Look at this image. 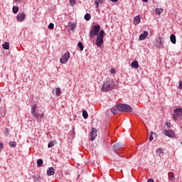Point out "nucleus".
<instances>
[{"instance_id":"1","label":"nucleus","mask_w":182,"mask_h":182,"mask_svg":"<svg viewBox=\"0 0 182 182\" xmlns=\"http://www.w3.org/2000/svg\"><path fill=\"white\" fill-rule=\"evenodd\" d=\"M117 110L119 112H124L125 113H131L132 108L126 104H117L115 106Z\"/></svg>"},{"instance_id":"2","label":"nucleus","mask_w":182,"mask_h":182,"mask_svg":"<svg viewBox=\"0 0 182 182\" xmlns=\"http://www.w3.org/2000/svg\"><path fill=\"white\" fill-rule=\"evenodd\" d=\"M114 87V82L113 80H109L104 82L102 90V92H109V90H112Z\"/></svg>"},{"instance_id":"3","label":"nucleus","mask_w":182,"mask_h":182,"mask_svg":"<svg viewBox=\"0 0 182 182\" xmlns=\"http://www.w3.org/2000/svg\"><path fill=\"white\" fill-rule=\"evenodd\" d=\"M100 25H95L92 26L90 32V38H95V36H99L100 33Z\"/></svg>"},{"instance_id":"4","label":"nucleus","mask_w":182,"mask_h":182,"mask_svg":"<svg viewBox=\"0 0 182 182\" xmlns=\"http://www.w3.org/2000/svg\"><path fill=\"white\" fill-rule=\"evenodd\" d=\"M105 37V31L101 30L99 35L97 37L96 45L98 48H100L103 45V38Z\"/></svg>"},{"instance_id":"5","label":"nucleus","mask_w":182,"mask_h":182,"mask_svg":"<svg viewBox=\"0 0 182 182\" xmlns=\"http://www.w3.org/2000/svg\"><path fill=\"white\" fill-rule=\"evenodd\" d=\"M68 59H70V53L69 51L64 53V55L60 58V63H67Z\"/></svg>"},{"instance_id":"6","label":"nucleus","mask_w":182,"mask_h":182,"mask_svg":"<svg viewBox=\"0 0 182 182\" xmlns=\"http://www.w3.org/2000/svg\"><path fill=\"white\" fill-rule=\"evenodd\" d=\"M36 107H38V105H36V104H34L31 107L32 116H33V117H41V118L43 117V114H38V113H36Z\"/></svg>"},{"instance_id":"7","label":"nucleus","mask_w":182,"mask_h":182,"mask_svg":"<svg viewBox=\"0 0 182 182\" xmlns=\"http://www.w3.org/2000/svg\"><path fill=\"white\" fill-rule=\"evenodd\" d=\"M174 113L173 115V119L178 120V117H181L182 116V109L181 108H178L174 109Z\"/></svg>"},{"instance_id":"8","label":"nucleus","mask_w":182,"mask_h":182,"mask_svg":"<svg viewBox=\"0 0 182 182\" xmlns=\"http://www.w3.org/2000/svg\"><path fill=\"white\" fill-rule=\"evenodd\" d=\"M97 136V129L96 128H92V132H91V135H90V140L91 141H93Z\"/></svg>"},{"instance_id":"9","label":"nucleus","mask_w":182,"mask_h":182,"mask_svg":"<svg viewBox=\"0 0 182 182\" xmlns=\"http://www.w3.org/2000/svg\"><path fill=\"white\" fill-rule=\"evenodd\" d=\"M26 17V15L25 13H20L17 15V21L18 22H23L25 21V18Z\"/></svg>"},{"instance_id":"10","label":"nucleus","mask_w":182,"mask_h":182,"mask_svg":"<svg viewBox=\"0 0 182 182\" xmlns=\"http://www.w3.org/2000/svg\"><path fill=\"white\" fill-rule=\"evenodd\" d=\"M123 146V144L122 143H116L114 144V150L115 151V153H117V151H119V150H120V149H122V147Z\"/></svg>"},{"instance_id":"11","label":"nucleus","mask_w":182,"mask_h":182,"mask_svg":"<svg viewBox=\"0 0 182 182\" xmlns=\"http://www.w3.org/2000/svg\"><path fill=\"white\" fill-rule=\"evenodd\" d=\"M164 40L162 38H157L156 40L155 45L157 46V48H160L163 45Z\"/></svg>"},{"instance_id":"12","label":"nucleus","mask_w":182,"mask_h":182,"mask_svg":"<svg viewBox=\"0 0 182 182\" xmlns=\"http://www.w3.org/2000/svg\"><path fill=\"white\" fill-rule=\"evenodd\" d=\"M156 153V156H159V157H163V156H164V150L161 148L157 149Z\"/></svg>"},{"instance_id":"13","label":"nucleus","mask_w":182,"mask_h":182,"mask_svg":"<svg viewBox=\"0 0 182 182\" xmlns=\"http://www.w3.org/2000/svg\"><path fill=\"white\" fill-rule=\"evenodd\" d=\"M164 134L168 137H174V132L173 130H165Z\"/></svg>"},{"instance_id":"14","label":"nucleus","mask_w":182,"mask_h":182,"mask_svg":"<svg viewBox=\"0 0 182 182\" xmlns=\"http://www.w3.org/2000/svg\"><path fill=\"white\" fill-rule=\"evenodd\" d=\"M47 174L48 176H53L55 174V168L50 167L47 169Z\"/></svg>"},{"instance_id":"15","label":"nucleus","mask_w":182,"mask_h":182,"mask_svg":"<svg viewBox=\"0 0 182 182\" xmlns=\"http://www.w3.org/2000/svg\"><path fill=\"white\" fill-rule=\"evenodd\" d=\"M149 33L147 31H144L139 36V41H144L147 38Z\"/></svg>"},{"instance_id":"16","label":"nucleus","mask_w":182,"mask_h":182,"mask_svg":"<svg viewBox=\"0 0 182 182\" xmlns=\"http://www.w3.org/2000/svg\"><path fill=\"white\" fill-rule=\"evenodd\" d=\"M140 22V16H136L134 18V25H139Z\"/></svg>"},{"instance_id":"17","label":"nucleus","mask_w":182,"mask_h":182,"mask_svg":"<svg viewBox=\"0 0 182 182\" xmlns=\"http://www.w3.org/2000/svg\"><path fill=\"white\" fill-rule=\"evenodd\" d=\"M132 68H134L135 69H139V62L137 60H134L131 63Z\"/></svg>"},{"instance_id":"18","label":"nucleus","mask_w":182,"mask_h":182,"mask_svg":"<svg viewBox=\"0 0 182 182\" xmlns=\"http://www.w3.org/2000/svg\"><path fill=\"white\" fill-rule=\"evenodd\" d=\"M168 176L169 181H174L175 176L173 172L168 173Z\"/></svg>"},{"instance_id":"19","label":"nucleus","mask_w":182,"mask_h":182,"mask_svg":"<svg viewBox=\"0 0 182 182\" xmlns=\"http://www.w3.org/2000/svg\"><path fill=\"white\" fill-rule=\"evenodd\" d=\"M68 26L71 31H75V28H76V23H69Z\"/></svg>"},{"instance_id":"20","label":"nucleus","mask_w":182,"mask_h":182,"mask_svg":"<svg viewBox=\"0 0 182 182\" xmlns=\"http://www.w3.org/2000/svg\"><path fill=\"white\" fill-rule=\"evenodd\" d=\"M99 4L101 5V4H103V0H95V8H99Z\"/></svg>"},{"instance_id":"21","label":"nucleus","mask_w":182,"mask_h":182,"mask_svg":"<svg viewBox=\"0 0 182 182\" xmlns=\"http://www.w3.org/2000/svg\"><path fill=\"white\" fill-rule=\"evenodd\" d=\"M171 42L173 43V45H176V36L174 34H171L170 36Z\"/></svg>"},{"instance_id":"22","label":"nucleus","mask_w":182,"mask_h":182,"mask_svg":"<svg viewBox=\"0 0 182 182\" xmlns=\"http://www.w3.org/2000/svg\"><path fill=\"white\" fill-rule=\"evenodd\" d=\"M2 46H3V49H6V50H8V49H9V43L6 42L2 45Z\"/></svg>"},{"instance_id":"23","label":"nucleus","mask_w":182,"mask_h":182,"mask_svg":"<svg viewBox=\"0 0 182 182\" xmlns=\"http://www.w3.org/2000/svg\"><path fill=\"white\" fill-rule=\"evenodd\" d=\"M42 164H43V160L42 159H38L37 161V167H41Z\"/></svg>"},{"instance_id":"24","label":"nucleus","mask_w":182,"mask_h":182,"mask_svg":"<svg viewBox=\"0 0 182 182\" xmlns=\"http://www.w3.org/2000/svg\"><path fill=\"white\" fill-rule=\"evenodd\" d=\"M155 12L158 15H161L163 12V9H156Z\"/></svg>"},{"instance_id":"25","label":"nucleus","mask_w":182,"mask_h":182,"mask_svg":"<svg viewBox=\"0 0 182 182\" xmlns=\"http://www.w3.org/2000/svg\"><path fill=\"white\" fill-rule=\"evenodd\" d=\"M90 18H92V16H90V14H86L85 15V21H90Z\"/></svg>"},{"instance_id":"26","label":"nucleus","mask_w":182,"mask_h":182,"mask_svg":"<svg viewBox=\"0 0 182 182\" xmlns=\"http://www.w3.org/2000/svg\"><path fill=\"white\" fill-rule=\"evenodd\" d=\"M62 92L60 91V88H55V94L56 96H60Z\"/></svg>"},{"instance_id":"27","label":"nucleus","mask_w":182,"mask_h":182,"mask_svg":"<svg viewBox=\"0 0 182 182\" xmlns=\"http://www.w3.org/2000/svg\"><path fill=\"white\" fill-rule=\"evenodd\" d=\"M82 116L84 119H87V117H89V114L87 111H82Z\"/></svg>"},{"instance_id":"28","label":"nucleus","mask_w":182,"mask_h":182,"mask_svg":"<svg viewBox=\"0 0 182 182\" xmlns=\"http://www.w3.org/2000/svg\"><path fill=\"white\" fill-rule=\"evenodd\" d=\"M10 147H16V142L11 141L9 142Z\"/></svg>"},{"instance_id":"29","label":"nucleus","mask_w":182,"mask_h":182,"mask_svg":"<svg viewBox=\"0 0 182 182\" xmlns=\"http://www.w3.org/2000/svg\"><path fill=\"white\" fill-rule=\"evenodd\" d=\"M70 6H75L76 5V0H69Z\"/></svg>"},{"instance_id":"30","label":"nucleus","mask_w":182,"mask_h":182,"mask_svg":"<svg viewBox=\"0 0 182 182\" xmlns=\"http://www.w3.org/2000/svg\"><path fill=\"white\" fill-rule=\"evenodd\" d=\"M19 11V7H18V6H14L13 7V12L14 13V14H16L17 12H18Z\"/></svg>"},{"instance_id":"31","label":"nucleus","mask_w":182,"mask_h":182,"mask_svg":"<svg viewBox=\"0 0 182 182\" xmlns=\"http://www.w3.org/2000/svg\"><path fill=\"white\" fill-rule=\"evenodd\" d=\"M77 46L80 49V50H83V48H85L83 46V44H82V42H80V41L78 43Z\"/></svg>"},{"instance_id":"32","label":"nucleus","mask_w":182,"mask_h":182,"mask_svg":"<svg viewBox=\"0 0 182 182\" xmlns=\"http://www.w3.org/2000/svg\"><path fill=\"white\" fill-rule=\"evenodd\" d=\"M55 144H56L55 141H51V142H50V143L48 144V149H50V147H53V146H55Z\"/></svg>"},{"instance_id":"33","label":"nucleus","mask_w":182,"mask_h":182,"mask_svg":"<svg viewBox=\"0 0 182 182\" xmlns=\"http://www.w3.org/2000/svg\"><path fill=\"white\" fill-rule=\"evenodd\" d=\"M111 112L114 115L117 114V111H116V109H111Z\"/></svg>"},{"instance_id":"34","label":"nucleus","mask_w":182,"mask_h":182,"mask_svg":"<svg viewBox=\"0 0 182 182\" xmlns=\"http://www.w3.org/2000/svg\"><path fill=\"white\" fill-rule=\"evenodd\" d=\"M48 28H49V29H53V28H55V26L53 25V23H50L48 25Z\"/></svg>"},{"instance_id":"35","label":"nucleus","mask_w":182,"mask_h":182,"mask_svg":"<svg viewBox=\"0 0 182 182\" xmlns=\"http://www.w3.org/2000/svg\"><path fill=\"white\" fill-rule=\"evenodd\" d=\"M111 73L112 75H114V73H116V70L114 68H111Z\"/></svg>"},{"instance_id":"36","label":"nucleus","mask_w":182,"mask_h":182,"mask_svg":"<svg viewBox=\"0 0 182 182\" xmlns=\"http://www.w3.org/2000/svg\"><path fill=\"white\" fill-rule=\"evenodd\" d=\"M178 89H181V90H182V81H179V87Z\"/></svg>"},{"instance_id":"37","label":"nucleus","mask_w":182,"mask_h":182,"mask_svg":"<svg viewBox=\"0 0 182 182\" xmlns=\"http://www.w3.org/2000/svg\"><path fill=\"white\" fill-rule=\"evenodd\" d=\"M2 149H4V143L0 142V151L2 150Z\"/></svg>"},{"instance_id":"38","label":"nucleus","mask_w":182,"mask_h":182,"mask_svg":"<svg viewBox=\"0 0 182 182\" xmlns=\"http://www.w3.org/2000/svg\"><path fill=\"white\" fill-rule=\"evenodd\" d=\"M166 124L167 126V127H171V124L170 122H166Z\"/></svg>"},{"instance_id":"39","label":"nucleus","mask_w":182,"mask_h":182,"mask_svg":"<svg viewBox=\"0 0 182 182\" xmlns=\"http://www.w3.org/2000/svg\"><path fill=\"white\" fill-rule=\"evenodd\" d=\"M153 139H154L153 136L151 134L149 138V141H153Z\"/></svg>"},{"instance_id":"40","label":"nucleus","mask_w":182,"mask_h":182,"mask_svg":"<svg viewBox=\"0 0 182 182\" xmlns=\"http://www.w3.org/2000/svg\"><path fill=\"white\" fill-rule=\"evenodd\" d=\"M148 182H154V180L153 178L148 179Z\"/></svg>"},{"instance_id":"41","label":"nucleus","mask_w":182,"mask_h":182,"mask_svg":"<svg viewBox=\"0 0 182 182\" xmlns=\"http://www.w3.org/2000/svg\"><path fill=\"white\" fill-rule=\"evenodd\" d=\"M6 134H9V129L8 128L6 129Z\"/></svg>"},{"instance_id":"42","label":"nucleus","mask_w":182,"mask_h":182,"mask_svg":"<svg viewBox=\"0 0 182 182\" xmlns=\"http://www.w3.org/2000/svg\"><path fill=\"white\" fill-rule=\"evenodd\" d=\"M112 2H117V0H110Z\"/></svg>"},{"instance_id":"43","label":"nucleus","mask_w":182,"mask_h":182,"mask_svg":"<svg viewBox=\"0 0 182 182\" xmlns=\"http://www.w3.org/2000/svg\"><path fill=\"white\" fill-rule=\"evenodd\" d=\"M143 2H149V0H142Z\"/></svg>"},{"instance_id":"44","label":"nucleus","mask_w":182,"mask_h":182,"mask_svg":"<svg viewBox=\"0 0 182 182\" xmlns=\"http://www.w3.org/2000/svg\"><path fill=\"white\" fill-rule=\"evenodd\" d=\"M2 102V99L0 98V103Z\"/></svg>"},{"instance_id":"45","label":"nucleus","mask_w":182,"mask_h":182,"mask_svg":"<svg viewBox=\"0 0 182 182\" xmlns=\"http://www.w3.org/2000/svg\"><path fill=\"white\" fill-rule=\"evenodd\" d=\"M15 1H21V0H15Z\"/></svg>"}]
</instances>
